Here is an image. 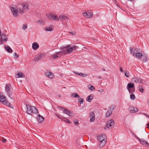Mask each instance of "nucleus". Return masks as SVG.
I'll return each mask as SVG.
<instances>
[{"label": "nucleus", "instance_id": "f257e3e1", "mask_svg": "<svg viewBox=\"0 0 149 149\" xmlns=\"http://www.w3.org/2000/svg\"><path fill=\"white\" fill-rule=\"evenodd\" d=\"M27 109L26 113L30 115H32L34 114L38 113V110L34 106H31L26 104Z\"/></svg>", "mask_w": 149, "mask_h": 149}, {"label": "nucleus", "instance_id": "f03ea898", "mask_svg": "<svg viewBox=\"0 0 149 149\" xmlns=\"http://www.w3.org/2000/svg\"><path fill=\"white\" fill-rule=\"evenodd\" d=\"M134 84L131 82L129 83L127 85V88L129 93L133 94L135 92V88L134 86Z\"/></svg>", "mask_w": 149, "mask_h": 149}, {"label": "nucleus", "instance_id": "7ed1b4c3", "mask_svg": "<svg viewBox=\"0 0 149 149\" xmlns=\"http://www.w3.org/2000/svg\"><path fill=\"white\" fill-rule=\"evenodd\" d=\"M11 86L10 85V84H8L6 85L5 90L9 97L11 99H13V96H12L11 92Z\"/></svg>", "mask_w": 149, "mask_h": 149}, {"label": "nucleus", "instance_id": "20e7f679", "mask_svg": "<svg viewBox=\"0 0 149 149\" xmlns=\"http://www.w3.org/2000/svg\"><path fill=\"white\" fill-rule=\"evenodd\" d=\"M47 17L49 19H52L54 21L56 20H59V19L56 14L54 13L48 14H46Z\"/></svg>", "mask_w": 149, "mask_h": 149}, {"label": "nucleus", "instance_id": "39448f33", "mask_svg": "<svg viewBox=\"0 0 149 149\" xmlns=\"http://www.w3.org/2000/svg\"><path fill=\"white\" fill-rule=\"evenodd\" d=\"M115 125L114 120L112 119H110L108 120L106 126L107 127L111 128L113 127Z\"/></svg>", "mask_w": 149, "mask_h": 149}, {"label": "nucleus", "instance_id": "423d86ee", "mask_svg": "<svg viewBox=\"0 0 149 149\" xmlns=\"http://www.w3.org/2000/svg\"><path fill=\"white\" fill-rule=\"evenodd\" d=\"M63 113L68 115L70 117H72L74 116V114L71 111H70L66 108H65L63 110Z\"/></svg>", "mask_w": 149, "mask_h": 149}, {"label": "nucleus", "instance_id": "0eeeda50", "mask_svg": "<svg viewBox=\"0 0 149 149\" xmlns=\"http://www.w3.org/2000/svg\"><path fill=\"white\" fill-rule=\"evenodd\" d=\"M115 105H112L109 108V109L108 110L106 113L105 116L107 117L109 116L111 114L115 108Z\"/></svg>", "mask_w": 149, "mask_h": 149}, {"label": "nucleus", "instance_id": "6e6552de", "mask_svg": "<svg viewBox=\"0 0 149 149\" xmlns=\"http://www.w3.org/2000/svg\"><path fill=\"white\" fill-rule=\"evenodd\" d=\"M93 12L90 10L87 12H85L83 13V16L86 18H91L93 16Z\"/></svg>", "mask_w": 149, "mask_h": 149}, {"label": "nucleus", "instance_id": "1a4fd4ad", "mask_svg": "<svg viewBox=\"0 0 149 149\" xmlns=\"http://www.w3.org/2000/svg\"><path fill=\"white\" fill-rule=\"evenodd\" d=\"M132 81L135 83H139L140 84H141L143 81V80L140 77H134L132 79Z\"/></svg>", "mask_w": 149, "mask_h": 149}, {"label": "nucleus", "instance_id": "9d476101", "mask_svg": "<svg viewBox=\"0 0 149 149\" xmlns=\"http://www.w3.org/2000/svg\"><path fill=\"white\" fill-rule=\"evenodd\" d=\"M97 139L99 141H104L107 140V137L105 134H101L100 135L97 136Z\"/></svg>", "mask_w": 149, "mask_h": 149}, {"label": "nucleus", "instance_id": "9b49d317", "mask_svg": "<svg viewBox=\"0 0 149 149\" xmlns=\"http://www.w3.org/2000/svg\"><path fill=\"white\" fill-rule=\"evenodd\" d=\"M10 10L14 17H17L18 15V13L17 9H16L13 7H11Z\"/></svg>", "mask_w": 149, "mask_h": 149}, {"label": "nucleus", "instance_id": "f8f14e48", "mask_svg": "<svg viewBox=\"0 0 149 149\" xmlns=\"http://www.w3.org/2000/svg\"><path fill=\"white\" fill-rule=\"evenodd\" d=\"M130 53L132 54L133 56H135L137 53L136 52L139 51L136 48L132 47L130 48Z\"/></svg>", "mask_w": 149, "mask_h": 149}, {"label": "nucleus", "instance_id": "ddd939ff", "mask_svg": "<svg viewBox=\"0 0 149 149\" xmlns=\"http://www.w3.org/2000/svg\"><path fill=\"white\" fill-rule=\"evenodd\" d=\"M1 36V39L4 41L6 42L8 39V36L6 35V34H3L1 35V32L0 30V36Z\"/></svg>", "mask_w": 149, "mask_h": 149}, {"label": "nucleus", "instance_id": "4468645a", "mask_svg": "<svg viewBox=\"0 0 149 149\" xmlns=\"http://www.w3.org/2000/svg\"><path fill=\"white\" fill-rule=\"evenodd\" d=\"M49 74H50L51 76H49V78L50 79H53L54 77V74L51 71L49 70H47L45 72V75L47 77L49 76Z\"/></svg>", "mask_w": 149, "mask_h": 149}, {"label": "nucleus", "instance_id": "2eb2a0df", "mask_svg": "<svg viewBox=\"0 0 149 149\" xmlns=\"http://www.w3.org/2000/svg\"><path fill=\"white\" fill-rule=\"evenodd\" d=\"M6 97L1 93H0V102L2 103H4L6 100Z\"/></svg>", "mask_w": 149, "mask_h": 149}, {"label": "nucleus", "instance_id": "dca6fc26", "mask_svg": "<svg viewBox=\"0 0 149 149\" xmlns=\"http://www.w3.org/2000/svg\"><path fill=\"white\" fill-rule=\"evenodd\" d=\"M37 120L39 123H41L44 121V119L43 117L40 114H38L37 116Z\"/></svg>", "mask_w": 149, "mask_h": 149}, {"label": "nucleus", "instance_id": "f3484780", "mask_svg": "<svg viewBox=\"0 0 149 149\" xmlns=\"http://www.w3.org/2000/svg\"><path fill=\"white\" fill-rule=\"evenodd\" d=\"M139 141H140V143L142 144L144 146H146V145H147V146H149V143L145 141L144 139H140V140Z\"/></svg>", "mask_w": 149, "mask_h": 149}, {"label": "nucleus", "instance_id": "a211bd4d", "mask_svg": "<svg viewBox=\"0 0 149 149\" xmlns=\"http://www.w3.org/2000/svg\"><path fill=\"white\" fill-rule=\"evenodd\" d=\"M90 121L91 122H93L95 120V114L93 112L91 111L90 112Z\"/></svg>", "mask_w": 149, "mask_h": 149}, {"label": "nucleus", "instance_id": "6ab92c4d", "mask_svg": "<svg viewBox=\"0 0 149 149\" xmlns=\"http://www.w3.org/2000/svg\"><path fill=\"white\" fill-rule=\"evenodd\" d=\"M58 19L59 20H62L65 19L68 20L69 19L65 15H60L59 16Z\"/></svg>", "mask_w": 149, "mask_h": 149}, {"label": "nucleus", "instance_id": "aec40b11", "mask_svg": "<svg viewBox=\"0 0 149 149\" xmlns=\"http://www.w3.org/2000/svg\"><path fill=\"white\" fill-rule=\"evenodd\" d=\"M44 54L43 53H41L39 55H38L35 58L34 61H38L39 60L41 59L44 56Z\"/></svg>", "mask_w": 149, "mask_h": 149}, {"label": "nucleus", "instance_id": "412c9836", "mask_svg": "<svg viewBox=\"0 0 149 149\" xmlns=\"http://www.w3.org/2000/svg\"><path fill=\"white\" fill-rule=\"evenodd\" d=\"M130 111L131 113H135L138 111V109L136 107H130Z\"/></svg>", "mask_w": 149, "mask_h": 149}, {"label": "nucleus", "instance_id": "4be33fe9", "mask_svg": "<svg viewBox=\"0 0 149 149\" xmlns=\"http://www.w3.org/2000/svg\"><path fill=\"white\" fill-rule=\"evenodd\" d=\"M39 45L36 42H34L32 44V47L33 49L36 50L39 48Z\"/></svg>", "mask_w": 149, "mask_h": 149}, {"label": "nucleus", "instance_id": "5701e85b", "mask_svg": "<svg viewBox=\"0 0 149 149\" xmlns=\"http://www.w3.org/2000/svg\"><path fill=\"white\" fill-rule=\"evenodd\" d=\"M5 48L7 52L9 53H12V50L11 48L8 45L5 46Z\"/></svg>", "mask_w": 149, "mask_h": 149}, {"label": "nucleus", "instance_id": "b1692460", "mask_svg": "<svg viewBox=\"0 0 149 149\" xmlns=\"http://www.w3.org/2000/svg\"><path fill=\"white\" fill-rule=\"evenodd\" d=\"M16 78H24L25 77V75L22 72L18 73L16 74Z\"/></svg>", "mask_w": 149, "mask_h": 149}, {"label": "nucleus", "instance_id": "393cba45", "mask_svg": "<svg viewBox=\"0 0 149 149\" xmlns=\"http://www.w3.org/2000/svg\"><path fill=\"white\" fill-rule=\"evenodd\" d=\"M143 56V58L142 61L145 62H146L148 60V55L147 54H144Z\"/></svg>", "mask_w": 149, "mask_h": 149}, {"label": "nucleus", "instance_id": "a878e982", "mask_svg": "<svg viewBox=\"0 0 149 149\" xmlns=\"http://www.w3.org/2000/svg\"><path fill=\"white\" fill-rule=\"evenodd\" d=\"M107 140H104L103 141H100L99 147L102 148L106 144Z\"/></svg>", "mask_w": 149, "mask_h": 149}, {"label": "nucleus", "instance_id": "bb28decb", "mask_svg": "<svg viewBox=\"0 0 149 149\" xmlns=\"http://www.w3.org/2000/svg\"><path fill=\"white\" fill-rule=\"evenodd\" d=\"M53 26L52 25H51L49 27H45V30L47 31H51L53 30Z\"/></svg>", "mask_w": 149, "mask_h": 149}, {"label": "nucleus", "instance_id": "cd10ccee", "mask_svg": "<svg viewBox=\"0 0 149 149\" xmlns=\"http://www.w3.org/2000/svg\"><path fill=\"white\" fill-rule=\"evenodd\" d=\"M124 72L125 75L127 77L129 78L130 76V73L129 71L125 70Z\"/></svg>", "mask_w": 149, "mask_h": 149}, {"label": "nucleus", "instance_id": "c85d7f7f", "mask_svg": "<svg viewBox=\"0 0 149 149\" xmlns=\"http://www.w3.org/2000/svg\"><path fill=\"white\" fill-rule=\"evenodd\" d=\"M137 58H140L143 56L141 53L137 52L135 55Z\"/></svg>", "mask_w": 149, "mask_h": 149}, {"label": "nucleus", "instance_id": "c756f323", "mask_svg": "<svg viewBox=\"0 0 149 149\" xmlns=\"http://www.w3.org/2000/svg\"><path fill=\"white\" fill-rule=\"evenodd\" d=\"M65 51L64 50L63 51L61 52H56V55H58V56L61 55V57L63 55V54H65L66 53H65Z\"/></svg>", "mask_w": 149, "mask_h": 149}, {"label": "nucleus", "instance_id": "7c9ffc66", "mask_svg": "<svg viewBox=\"0 0 149 149\" xmlns=\"http://www.w3.org/2000/svg\"><path fill=\"white\" fill-rule=\"evenodd\" d=\"M93 97L91 95H89L86 98V100L88 102H90L93 98Z\"/></svg>", "mask_w": 149, "mask_h": 149}, {"label": "nucleus", "instance_id": "2f4dec72", "mask_svg": "<svg viewBox=\"0 0 149 149\" xmlns=\"http://www.w3.org/2000/svg\"><path fill=\"white\" fill-rule=\"evenodd\" d=\"M72 97L79 98V96L76 93H74L72 94Z\"/></svg>", "mask_w": 149, "mask_h": 149}, {"label": "nucleus", "instance_id": "473e14b6", "mask_svg": "<svg viewBox=\"0 0 149 149\" xmlns=\"http://www.w3.org/2000/svg\"><path fill=\"white\" fill-rule=\"evenodd\" d=\"M71 46V45H68L66 46H63L60 47V50H64L65 49H66L67 47H69Z\"/></svg>", "mask_w": 149, "mask_h": 149}, {"label": "nucleus", "instance_id": "72a5a7b5", "mask_svg": "<svg viewBox=\"0 0 149 149\" xmlns=\"http://www.w3.org/2000/svg\"><path fill=\"white\" fill-rule=\"evenodd\" d=\"M72 50V48L71 47L69 48L66 50H64L65 51V53L66 54H67V52L68 53H70Z\"/></svg>", "mask_w": 149, "mask_h": 149}, {"label": "nucleus", "instance_id": "f704fd0d", "mask_svg": "<svg viewBox=\"0 0 149 149\" xmlns=\"http://www.w3.org/2000/svg\"><path fill=\"white\" fill-rule=\"evenodd\" d=\"M24 8L23 9V8L22 9L19 8H17V11H18V12L20 13H24Z\"/></svg>", "mask_w": 149, "mask_h": 149}, {"label": "nucleus", "instance_id": "c9c22d12", "mask_svg": "<svg viewBox=\"0 0 149 149\" xmlns=\"http://www.w3.org/2000/svg\"><path fill=\"white\" fill-rule=\"evenodd\" d=\"M130 99L132 100H134L135 98V95L133 94H131L130 95Z\"/></svg>", "mask_w": 149, "mask_h": 149}, {"label": "nucleus", "instance_id": "e433bc0d", "mask_svg": "<svg viewBox=\"0 0 149 149\" xmlns=\"http://www.w3.org/2000/svg\"><path fill=\"white\" fill-rule=\"evenodd\" d=\"M78 102L80 104L83 103L84 100L83 98H79L78 99Z\"/></svg>", "mask_w": 149, "mask_h": 149}, {"label": "nucleus", "instance_id": "4c0bfd02", "mask_svg": "<svg viewBox=\"0 0 149 149\" xmlns=\"http://www.w3.org/2000/svg\"><path fill=\"white\" fill-rule=\"evenodd\" d=\"M52 56H54V59H56L60 57H61V55L58 56V55H56V52L55 55L54 56V55H53Z\"/></svg>", "mask_w": 149, "mask_h": 149}, {"label": "nucleus", "instance_id": "58836bf2", "mask_svg": "<svg viewBox=\"0 0 149 149\" xmlns=\"http://www.w3.org/2000/svg\"><path fill=\"white\" fill-rule=\"evenodd\" d=\"M88 74H83L82 73L80 72L79 73V76H80L82 77H85L87 76Z\"/></svg>", "mask_w": 149, "mask_h": 149}, {"label": "nucleus", "instance_id": "ea45409f", "mask_svg": "<svg viewBox=\"0 0 149 149\" xmlns=\"http://www.w3.org/2000/svg\"><path fill=\"white\" fill-rule=\"evenodd\" d=\"M10 102H8V101H7L6 100V101L4 102V103H3V104H4V105H6V106H8V104H10Z\"/></svg>", "mask_w": 149, "mask_h": 149}, {"label": "nucleus", "instance_id": "a19ab883", "mask_svg": "<svg viewBox=\"0 0 149 149\" xmlns=\"http://www.w3.org/2000/svg\"><path fill=\"white\" fill-rule=\"evenodd\" d=\"M22 7L23 8H24L25 7L26 8L27 10L28 9V6L25 4H24V3L22 4Z\"/></svg>", "mask_w": 149, "mask_h": 149}, {"label": "nucleus", "instance_id": "79ce46f5", "mask_svg": "<svg viewBox=\"0 0 149 149\" xmlns=\"http://www.w3.org/2000/svg\"><path fill=\"white\" fill-rule=\"evenodd\" d=\"M27 25L26 24H24L23 26L22 29L23 30H25V29H27Z\"/></svg>", "mask_w": 149, "mask_h": 149}, {"label": "nucleus", "instance_id": "37998d69", "mask_svg": "<svg viewBox=\"0 0 149 149\" xmlns=\"http://www.w3.org/2000/svg\"><path fill=\"white\" fill-rule=\"evenodd\" d=\"M71 48H72V50H75L76 49H78V47L74 45L73 46V47H71Z\"/></svg>", "mask_w": 149, "mask_h": 149}, {"label": "nucleus", "instance_id": "c03bdc74", "mask_svg": "<svg viewBox=\"0 0 149 149\" xmlns=\"http://www.w3.org/2000/svg\"><path fill=\"white\" fill-rule=\"evenodd\" d=\"M74 122L75 124L78 125L79 123L78 120L77 119H75L74 120Z\"/></svg>", "mask_w": 149, "mask_h": 149}, {"label": "nucleus", "instance_id": "a18cd8bd", "mask_svg": "<svg viewBox=\"0 0 149 149\" xmlns=\"http://www.w3.org/2000/svg\"><path fill=\"white\" fill-rule=\"evenodd\" d=\"M89 89L91 90L92 91H93V90H94V89H95V88L92 85H91V86L90 88H89Z\"/></svg>", "mask_w": 149, "mask_h": 149}, {"label": "nucleus", "instance_id": "49530a36", "mask_svg": "<svg viewBox=\"0 0 149 149\" xmlns=\"http://www.w3.org/2000/svg\"><path fill=\"white\" fill-rule=\"evenodd\" d=\"M134 136L135 137V138L137 139L139 141L140 139L138 137L136 134H134Z\"/></svg>", "mask_w": 149, "mask_h": 149}, {"label": "nucleus", "instance_id": "de8ad7c7", "mask_svg": "<svg viewBox=\"0 0 149 149\" xmlns=\"http://www.w3.org/2000/svg\"><path fill=\"white\" fill-rule=\"evenodd\" d=\"M14 56L15 58H18L19 56V55L17 54L16 53H15L14 54Z\"/></svg>", "mask_w": 149, "mask_h": 149}, {"label": "nucleus", "instance_id": "09e8293b", "mask_svg": "<svg viewBox=\"0 0 149 149\" xmlns=\"http://www.w3.org/2000/svg\"><path fill=\"white\" fill-rule=\"evenodd\" d=\"M36 22H38L40 23V24H41L43 23V21L41 19L38 20Z\"/></svg>", "mask_w": 149, "mask_h": 149}, {"label": "nucleus", "instance_id": "8fccbe9b", "mask_svg": "<svg viewBox=\"0 0 149 149\" xmlns=\"http://www.w3.org/2000/svg\"><path fill=\"white\" fill-rule=\"evenodd\" d=\"M65 121L66 122L68 123H71L69 121V119L67 118H65Z\"/></svg>", "mask_w": 149, "mask_h": 149}, {"label": "nucleus", "instance_id": "3c124183", "mask_svg": "<svg viewBox=\"0 0 149 149\" xmlns=\"http://www.w3.org/2000/svg\"><path fill=\"white\" fill-rule=\"evenodd\" d=\"M58 108L59 109H61L62 110H63L65 108L64 107H62L61 106H58Z\"/></svg>", "mask_w": 149, "mask_h": 149}, {"label": "nucleus", "instance_id": "603ef678", "mask_svg": "<svg viewBox=\"0 0 149 149\" xmlns=\"http://www.w3.org/2000/svg\"><path fill=\"white\" fill-rule=\"evenodd\" d=\"M141 88H139V90L141 93H143V88H142V87H141Z\"/></svg>", "mask_w": 149, "mask_h": 149}, {"label": "nucleus", "instance_id": "864d4df0", "mask_svg": "<svg viewBox=\"0 0 149 149\" xmlns=\"http://www.w3.org/2000/svg\"><path fill=\"white\" fill-rule=\"evenodd\" d=\"M3 40L1 39V38H0V45H1L3 44Z\"/></svg>", "mask_w": 149, "mask_h": 149}, {"label": "nucleus", "instance_id": "5fc2aeb1", "mask_svg": "<svg viewBox=\"0 0 149 149\" xmlns=\"http://www.w3.org/2000/svg\"><path fill=\"white\" fill-rule=\"evenodd\" d=\"M55 115L58 118L60 119L61 117H60V115L56 113H55Z\"/></svg>", "mask_w": 149, "mask_h": 149}, {"label": "nucleus", "instance_id": "6e6d98bb", "mask_svg": "<svg viewBox=\"0 0 149 149\" xmlns=\"http://www.w3.org/2000/svg\"><path fill=\"white\" fill-rule=\"evenodd\" d=\"M8 107H10L11 108H13V105L11 104L10 103V104H8Z\"/></svg>", "mask_w": 149, "mask_h": 149}, {"label": "nucleus", "instance_id": "4d7b16f0", "mask_svg": "<svg viewBox=\"0 0 149 149\" xmlns=\"http://www.w3.org/2000/svg\"><path fill=\"white\" fill-rule=\"evenodd\" d=\"M65 118L64 117H63V116H62L61 117V118L60 119L62 120L65 121Z\"/></svg>", "mask_w": 149, "mask_h": 149}, {"label": "nucleus", "instance_id": "13d9d810", "mask_svg": "<svg viewBox=\"0 0 149 149\" xmlns=\"http://www.w3.org/2000/svg\"><path fill=\"white\" fill-rule=\"evenodd\" d=\"M69 33L70 34H72V35H75L76 34V33L75 32H69Z\"/></svg>", "mask_w": 149, "mask_h": 149}, {"label": "nucleus", "instance_id": "bf43d9fd", "mask_svg": "<svg viewBox=\"0 0 149 149\" xmlns=\"http://www.w3.org/2000/svg\"><path fill=\"white\" fill-rule=\"evenodd\" d=\"M143 115L145 116H146V117H147L148 118H149V115L147 113H143Z\"/></svg>", "mask_w": 149, "mask_h": 149}, {"label": "nucleus", "instance_id": "052dcab7", "mask_svg": "<svg viewBox=\"0 0 149 149\" xmlns=\"http://www.w3.org/2000/svg\"><path fill=\"white\" fill-rule=\"evenodd\" d=\"M1 141L5 143L6 141V139H5L3 138Z\"/></svg>", "mask_w": 149, "mask_h": 149}, {"label": "nucleus", "instance_id": "680f3d73", "mask_svg": "<svg viewBox=\"0 0 149 149\" xmlns=\"http://www.w3.org/2000/svg\"><path fill=\"white\" fill-rule=\"evenodd\" d=\"M120 71H121V72H123V69L122 68H120Z\"/></svg>", "mask_w": 149, "mask_h": 149}, {"label": "nucleus", "instance_id": "e2e57ef3", "mask_svg": "<svg viewBox=\"0 0 149 149\" xmlns=\"http://www.w3.org/2000/svg\"><path fill=\"white\" fill-rule=\"evenodd\" d=\"M113 1L115 4L118 3L117 1L116 0H113Z\"/></svg>", "mask_w": 149, "mask_h": 149}, {"label": "nucleus", "instance_id": "0e129e2a", "mask_svg": "<svg viewBox=\"0 0 149 149\" xmlns=\"http://www.w3.org/2000/svg\"><path fill=\"white\" fill-rule=\"evenodd\" d=\"M74 73L75 74H77V75H79V73L76 72V73Z\"/></svg>", "mask_w": 149, "mask_h": 149}, {"label": "nucleus", "instance_id": "69168bd1", "mask_svg": "<svg viewBox=\"0 0 149 149\" xmlns=\"http://www.w3.org/2000/svg\"><path fill=\"white\" fill-rule=\"evenodd\" d=\"M116 4V5L117 6H118V7H119V8L120 7V6L119 5H118V3H117Z\"/></svg>", "mask_w": 149, "mask_h": 149}, {"label": "nucleus", "instance_id": "338daca9", "mask_svg": "<svg viewBox=\"0 0 149 149\" xmlns=\"http://www.w3.org/2000/svg\"><path fill=\"white\" fill-rule=\"evenodd\" d=\"M147 126L149 128V123H148L147 124Z\"/></svg>", "mask_w": 149, "mask_h": 149}, {"label": "nucleus", "instance_id": "774afa93", "mask_svg": "<svg viewBox=\"0 0 149 149\" xmlns=\"http://www.w3.org/2000/svg\"><path fill=\"white\" fill-rule=\"evenodd\" d=\"M147 104L149 105V100H148L147 101Z\"/></svg>", "mask_w": 149, "mask_h": 149}]
</instances>
